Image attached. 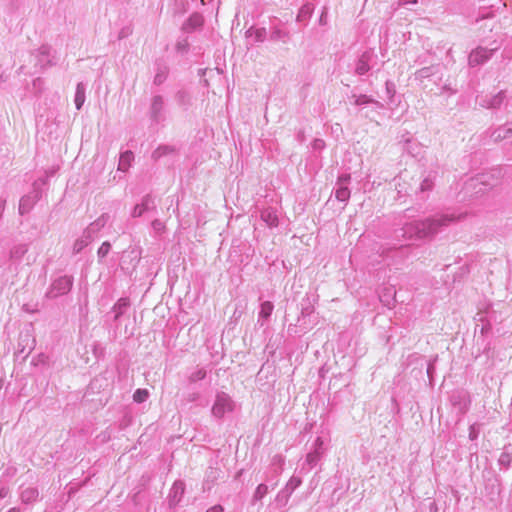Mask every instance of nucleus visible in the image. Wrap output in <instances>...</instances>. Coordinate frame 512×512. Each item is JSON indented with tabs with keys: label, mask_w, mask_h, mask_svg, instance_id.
<instances>
[{
	"label": "nucleus",
	"mask_w": 512,
	"mask_h": 512,
	"mask_svg": "<svg viewBox=\"0 0 512 512\" xmlns=\"http://www.w3.org/2000/svg\"><path fill=\"white\" fill-rule=\"evenodd\" d=\"M449 219L443 218L439 220H428L426 222L421 223L422 228L419 230L420 237L427 236L429 234L435 233L437 228L442 225L445 221Z\"/></svg>",
	"instance_id": "1"
},
{
	"label": "nucleus",
	"mask_w": 512,
	"mask_h": 512,
	"mask_svg": "<svg viewBox=\"0 0 512 512\" xmlns=\"http://www.w3.org/2000/svg\"><path fill=\"white\" fill-rule=\"evenodd\" d=\"M488 58V51L485 49H477L469 56V62L472 65H477Z\"/></svg>",
	"instance_id": "2"
},
{
	"label": "nucleus",
	"mask_w": 512,
	"mask_h": 512,
	"mask_svg": "<svg viewBox=\"0 0 512 512\" xmlns=\"http://www.w3.org/2000/svg\"><path fill=\"white\" fill-rule=\"evenodd\" d=\"M132 159L133 154L131 152H125L122 154L119 160V169L126 171L129 168Z\"/></svg>",
	"instance_id": "3"
},
{
	"label": "nucleus",
	"mask_w": 512,
	"mask_h": 512,
	"mask_svg": "<svg viewBox=\"0 0 512 512\" xmlns=\"http://www.w3.org/2000/svg\"><path fill=\"white\" fill-rule=\"evenodd\" d=\"M149 396V392L146 389H137L133 394V400L137 403L144 402Z\"/></svg>",
	"instance_id": "4"
},
{
	"label": "nucleus",
	"mask_w": 512,
	"mask_h": 512,
	"mask_svg": "<svg viewBox=\"0 0 512 512\" xmlns=\"http://www.w3.org/2000/svg\"><path fill=\"white\" fill-rule=\"evenodd\" d=\"M272 311H273L272 303L264 302L261 305L260 316H262L263 318H268L271 315Z\"/></svg>",
	"instance_id": "5"
},
{
	"label": "nucleus",
	"mask_w": 512,
	"mask_h": 512,
	"mask_svg": "<svg viewBox=\"0 0 512 512\" xmlns=\"http://www.w3.org/2000/svg\"><path fill=\"white\" fill-rule=\"evenodd\" d=\"M83 102H84V90L80 85H78L77 93H76V97H75V103H76L77 109H80L82 107Z\"/></svg>",
	"instance_id": "6"
},
{
	"label": "nucleus",
	"mask_w": 512,
	"mask_h": 512,
	"mask_svg": "<svg viewBox=\"0 0 512 512\" xmlns=\"http://www.w3.org/2000/svg\"><path fill=\"white\" fill-rule=\"evenodd\" d=\"M111 245L109 242H104L98 250V255L101 257L106 256L110 251Z\"/></svg>",
	"instance_id": "7"
},
{
	"label": "nucleus",
	"mask_w": 512,
	"mask_h": 512,
	"mask_svg": "<svg viewBox=\"0 0 512 512\" xmlns=\"http://www.w3.org/2000/svg\"><path fill=\"white\" fill-rule=\"evenodd\" d=\"M348 195H349V191L346 188L340 189L336 193L337 198L340 200H345L348 197Z\"/></svg>",
	"instance_id": "8"
},
{
	"label": "nucleus",
	"mask_w": 512,
	"mask_h": 512,
	"mask_svg": "<svg viewBox=\"0 0 512 512\" xmlns=\"http://www.w3.org/2000/svg\"><path fill=\"white\" fill-rule=\"evenodd\" d=\"M269 223V225H276L277 224V217L276 215H272L271 213H268V218L265 219Z\"/></svg>",
	"instance_id": "9"
},
{
	"label": "nucleus",
	"mask_w": 512,
	"mask_h": 512,
	"mask_svg": "<svg viewBox=\"0 0 512 512\" xmlns=\"http://www.w3.org/2000/svg\"><path fill=\"white\" fill-rule=\"evenodd\" d=\"M213 412L215 415H218V416H221L223 414V408L222 406L217 403L214 407H213Z\"/></svg>",
	"instance_id": "10"
},
{
	"label": "nucleus",
	"mask_w": 512,
	"mask_h": 512,
	"mask_svg": "<svg viewBox=\"0 0 512 512\" xmlns=\"http://www.w3.org/2000/svg\"><path fill=\"white\" fill-rule=\"evenodd\" d=\"M206 512H223V508L220 505H216L208 509Z\"/></svg>",
	"instance_id": "11"
},
{
	"label": "nucleus",
	"mask_w": 512,
	"mask_h": 512,
	"mask_svg": "<svg viewBox=\"0 0 512 512\" xmlns=\"http://www.w3.org/2000/svg\"><path fill=\"white\" fill-rule=\"evenodd\" d=\"M367 70H368V67H367V65H366V64H364V63H363V64H361V65H359V66H358V68H357V71H358L360 74L365 73Z\"/></svg>",
	"instance_id": "12"
},
{
	"label": "nucleus",
	"mask_w": 512,
	"mask_h": 512,
	"mask_svg": "<svg viewBox=\"0 0 512 512\" xmlns=\"http://www.w3.org/2000/svg\"><path fill=\"white\" fill-rule=\"evenodd\" d=\"M142 214V209H139L136 207L134 212H133V215L134 216H140Z\"/></svg>",
	"instance_id": "13"
},
{
	"label": "nucleus",
	"mask_w": 512,
	"mask_h": 512,
	"mask_svg": "<svg viewBox=\"0 0 512 512\" xmlns=\"http://www.w3.org/2000/svg\"><path fill=\"white\" fill-rule=\"evenodd\" d=\"M192 19H193V20H197V23H198V24H201V23H202V17H201V16H194Z\"/></svg>",
	"instance_id": "14"
},
{
	"label": "nucleus",
	"mask_w": 512,
	"mask_h": 512,
	"mask_svg": "<svg viewBox=\"0 0 512 512\" xmlns=\"http://www.w3.org/2000/svg\"><path fill=\"white\" fill-rule=\"evenodd\" d=\"M60 282H64V283H65V285H66L67 287H69V286H70V281H69V279H62V280H60Z\"/></svg>",
	"instance_id": "15"
},
{
	"label": "nucleus",
	"mask_w": 512,
	"mask_h": 512,
	"mask_svg": "<svg viewBox=\"0 0 512 512\" xmlns=\"http://www.w3.org/2000/svg\"><path fill=\"white\" fill-rule=\"evenodd\" d=\"M9 512H17L16 509H11Z\"/></svg>",
	"instance_id": "16"
},
{
	"label": "nucleus",
	"mask_w": 512,
	"mask_h": 512,
	"mask_svg": "<svg viewBox=\"0 0 512 512\" xmlns=\"http://www.w3.org/2000/svg\"><path fill=\"white\" fill-rule=\"evenodd\" d=\"M201 1L203 2L204 0H201Z\"/></svg>",
	"instance_id": "17"
}]
</instances>
